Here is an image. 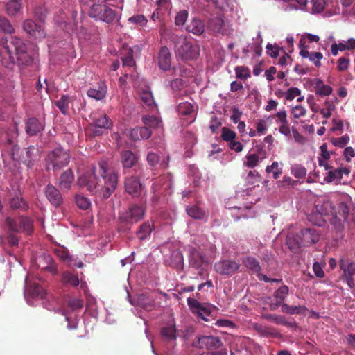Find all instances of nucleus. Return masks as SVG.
I'll use <instances>...</instances> for the list:
<instances>
[{
  "label": "nucleus",
  "mask_w": 355,
  "mask_h": 355,
  "mask_svg": "<svg viewBox=\"0 0 355 355\" xmlns=\"http://www.w3.org/2000/svg\"><path fill=\"white\" fill-rule=\"evenodd\" d=\"M306 169L299 164H294L291 166V173L297 179H302L306 175Z\"/></svg>",
  "instance_id": "obj_41"
},
{
  "label": "nucleus",
  "mask_w": 355,
  "mask_h": 355,
  "mask_svg": "<svg viewBox=\"0 0 355 355\" xmlns=\"http://www.w3.org/2000/svg\"><path fill=\"white\" fill-rule=\"evenodd\" d=\"M62 282L64 284H69L71 286H77L79 284V279L78 277L69 272H65L62 275Z\"/></svg>",
  "instance_id": "obj_56"
},
{
  "label": "nucleus",
  "mask_w": 355,
  "mask_h": 355,
  "mask_svg": "<svg viewBox=\"0 0 355 355\" xmlns=\"http://www.w3.org/2000/svg\"><path fill=\"white\" fill-rule=\"evenodd\" d=\"M178 111L180 114L189 115L194 112L193 105L187 101L180 103L178 107Z\"/></svg>",
  "instance_id": "obj_50"
},
{
  "label": "nucleus",
  "mask_w": 355,
  "mask_h": 355,
  "mask_svg": "<svg viewBox=\"0 0 355 355\" xmlns=\"http://www.w3.org/2000/svg\"><path fill=\"white\" fill-rule=\"evenodd\" d=\"M143 122L146 125L153 128H157L161 125V120L159 118L153 116H144Z\"/></svg>",
  "instance_id": "obj_53"
},
{
  "label": "nucleus",
  "mask_w": 355,
  "mask_h": 355,
  "mask_svg": "<svg viewBox=\"0 0 355 355\" xmlns=\"http://www.w3.org/2000/svg\"><path fill=\"white\" fill-rule=\"evenodd\" d=\"M349 171L346 168H337L329 171L324 177V181L327 182H335L339 184L343 178V175H347Z\"/></svg>",
  "instance_id": "obj_19"
},
{
  "label": "nucleus",
  "mask_w": 355,
  "mask_h": 355,
  "mask_svg": "<svg viewBox=\"0 0 355 355\" xmlns=\"http://www.w3.org/2000/svg\"><path fill=\"white\" fill-rule=\"evenodd\" d=\"M115 12L106 6V7L104 8L103 15H102L101 21H103L106 23H110L112 21L115 19Z\"/></svg>",
  "instance_id": "obj_58"
},
{
  "label": "nucleus",
  "mask_w": 355,
  "mask_h": 355,
  "mask_svg": "<svg viewBox=\"0 0 355 355\" xmlns=\"http://www.w3.org/2000/svg\"><path fill=\"white\" fill-rule=\"evenodd\" d=\"M24 29L28 34L33 35L37 39L43 38L45 33L40 25L36 24L32 20H26L24 23Z\"/></svg>",
  "instance_id": "obj_18"
},
{
  "label": "nucleus",
  "mask_w": 355,
  "mask_h": 355,
  "mask_svg": "<svg viewBox=\"0 0 355 355\" xmlns=\"http://www.w3.org/2000/svg\"><path fill=\"white\" fill-rule=\"evenodd\" d=\"M243 263L246 268H248L249 270H252L254 272H259L261 269L259 263L254 257H247L246 259H244Z\"/></svg>",
  "instance_id": "obj_48"
},
{
  "label": "nucleus",
  "mask_w": 355,
  "mask_h": 355,
  "mask_svg": "<svg viewBox=\"0 0 355 355\" xmlns=\"http://www.w3.org/2000/svg\"><path fill=\"white\" fill-rule=\"evenodd\" d=\"M320 40V37L317 35H313L311 33H305L301 36V38L299 42V47L301 48H306L305 44L306 42H317Z\"/></svg>",
  "instance_id": "obj_51"
},
{
  "label": "nucleus",
  "mask_w": 355,
  "mask_h": 355,
  "mask_svg": "<svg viewBox=\"0 0 355 355\" xmlns=\"http://www.w3.org/2000/svg\"><path fill=\"white\" fill-rule=\"evenodd\" d=\"M45 294V291L38 284L32 282V277L27 275L25 279V297L42 299Z\"/></svg>",
  "instance_id": "obj_6"
},
{
  "label": "nucleus",
  "mask_w": 355,
  "mask_h": 355,
  "mask_svg": "<svg viewBox=\"0 0 355 355\" xmlns=\"http://www.w3.org/2000/svg\"><path fill=\"white\" fill-rule=\"evenodd\" d=\"M306 109L301 105H297L291 107V114L293 119H297L303 117L306 114Z\"/></svg>",
  "instance_id": "obj_55"
},
{
  "label": "nucleus",
  "mask_w": 355,
  "mask_h": 355,
  "mask_svg": "<svg viewBox=\"0 0 355 355\" xmlns=\"http://www.w3.org/2000/svg\"><path fill=\"white\" fill-rule=\"evenodd\" d=\"M315 91L317 95L320 96H329L332 92L331 86L326 85L320 79H317L315 83Z\"/></svg>",
  "instance_id": "obj_32"
},
{
  "label": "nucleus",
  "mask_w": 355,
  "mask_h": 355,
  "mask_svg": "<svg viewBox=\"0 0 355 355\" xmlns=\"http://www.w3.org/2000/svg\"><path fill=\"white\" fill-rule=\"evenodd\" d=\"M106 6L105 3L93 4L89 10V16L101 20L102 17L101 11L104 10Z\"/></svg>",
  "instance_id": "obj_46"
},
{
  "label": "nucleus",
  "mask_w": 355,
  "mask_h": 355,
  "mask_svg": "<svg viewBox=\"0 0 355 355\" xmlns=\"http://www.w3.org/2000/svg\"><path fill=\"white\" fill-rule=\"evenodd\" d=\"M311 4V12L313 13H319L324 10L326 1L325 0H312Z\"/></svg>",
  "instance_id": "obj_61"
},
{
  "label": "nucleus",
  "mask_w": 355,
  "mask_h": 355,
  "mask_svg": "<svg viewBox=\"0 0 355 355\" xmlns=\"http://www.w3.org/2000/svg\"><path fill=\"white\" fill-rule=\"evenodd\" d=\"M46 196L50 202L55 207L60 206L62 202V197L60 191L53 186L48 185L45 191Z\"/></svg>",
  "instance_id": "obj_22"
},
{
  "label": "nucleus",
  "mask_w": 355,
  "mask_h": 355,
  "mask_svg": "<svg viewBox=\"0 0 355 355\" xmlns=\"http://www.w3.org/2000/svg\"><path fill=\"white\" fill-rule=\"evenodd\" d=\"M12 49V55H13V49L17 55H21L25 53L26 51V47L22 40L17 37H12L10 44L8 45Z\"/></svg>",
  "instance_id": "obj_31"
},
{
  "label": "nucleus",
  "mask_w": 355,
  "mask_h": 355,
  "mask_svg": "<svg viewBox=\"0 0 355 355\" xmlns=\"http://www.w3.org/2000/svg\"><path fill=\"white\" fill-rule=\"evenodd\" d=\"M205 261L204 257L198 251L193 250L191 252L190 263L195 268L201 267Z\"/></svg>",
  "instance_id": "obj_40"
},
{
  "label": "nucleus",
  "mask_w": 355,
  "mask_h": 355,
  "mask_svg": "<svg viewBox=\"0 0 355 355\" xmlns=\"http://www.w3.org/2000/svg\"><path fill=\"white\" fill-rule=\"evenodd\" d=\"M209 28L214 32L221 33L222 34L227 33L225 28L226 24L221 17H216L209 21Z\"/></svg>",
  "instance_id": "obj_29"
},
{
  "label": "nucleus",
  "mask_w": 355,
  "mask_h": 355,
  "mask_svg": "<svg viewBox=\"0 0 355 355\" xmlns=\"http://www.w3.org/2000/svg\"><path fill=\"white\" fill-rule=\"evenodd\" d=\"M106 93L107 87L105 83H101L96 87L91 88L87 91L89 97L98 101L103 99L106 96Z\"/></svg>",
  "instance_id": "obj_26"
},
{
  "label": "nucleus",
  "mask_w": 355,
  "mask_h": 355,
  "mask_svg": "<svg viewBox=\"0 0 355 355\" xmlns=\"http://www.w3.org/2000/svg\"><path fill=\"white\" fill-rule=\"evenodd\" d=\"M153 229V223L152 220H148L144 223L139 231L137 232V237L140 240L145 239L148 236L150 235Z\"/></svg>",
  "instance_id": "obj_37"
},
{
  "label": "nucleus",
  "mask_w": 355,
  "mask_h": 355,
  "mask_svg": "<svg viewBox=\"0 0 355 355\" xmlns=\"http://www.w3.org/2000/svg\"><path fill=\"white\" fill-rule=\"evenodd\" d=\"M55 104L61 112L66 114L69 107V97L67 96H62Z\"/></svg>",
  "instance_id": "obj_59"
},
{
  "label": "nucleus",
  "mask_w": 355,
  "mask_h": 355,
  "mask_svg": "<svg viewBox=\"0 0 355 355\" xmlns=\"http://www.w3.org/2000/svg\"><path fill=\"white\" fill-rule=\"evenodd\" d=\"M300 49V55L302 58H309L316 67L320 66V60L323 58V55L320 52L310 53L306 48H301Z\"/></svg>",
  "instance_id": "obj_25"
},
{
  "label": "nucleus",
  "mask_w": 355,
  "mask_h": 355,
  "mask_svg": "<svg viewBox=\"0 0 355 355\" xmlns=\"http://www.w3.org/2000/svg\"><path fill=\"white\" fill-rule=\"evenodd\" d=\"M6 223L8 227L13 232H19L20 229H22L26 233L30 234L32 231V220L28 218H21L17 221L7 218Z\"/></svg>",
  "instance_id": "obj_10"
},
{
  "label": "nucleus",
  "mask_w": 355,
  "mask_h": 355,
  "mask_svg": "<svg viewBox=\"0 0 355 355\" xmlns=\"http://www.w3.org/2000/svg\"><path fill=\"white\" fill-rule=\"evenodd\" d=\"M111 125V122L106 115L102 114L93 121V132L96 135H101L104 130H107Z\"/></svg>",
  "instance_id": "obj_20"
},
{
  "label": "nucleus",
  "mask_w": 355,
  "mask_h": 355,
  "mask_svg": "<svg viewBox=\"0 0 355 355\" xmlns=\"http://www.w3.org/2000/svg\"><path fill=\"white\" fill-rule=\"evenodd\" d=\"M215 268L221 275H230L239 270V264L234 261L224 260L216 263Z\"/></svg>",
  "instance_id": "obj_13"
},
{
  "label": "nucleus",
  "mask_w": 355,
  "mask_h": 355,
  "mask_svg": "<svg viewBox=\"0 0 355 355\" xmlns=\"http://www.w3.org/2000/svg\"><path fill=\"white\" fill-rule=\"evenodd\" d=\"M0 28L7 33H12L15 31L10 21L5 17H0Z\"/></svg>",
  "instance_id": "obj_62"
},
{
  "label": "nucleus",
  "mask_w": 355,
  "mask_h": 355,
  "mask_svg": "<svg viewBox=\"0 0 355 355\" xmlns=\"http://www.w3.org/2000/svg\"><path fill=\"white\" fill-rule=\"evenodd\" d=\"M6 7L7 13L9 15H15L21 10V4L18 0H9Z\"/></svg>",
  "instance_id": "obj_43"
},
{
  "label": "nucleus",
  "mask_w": 355,
  "mask_h": 355,
  "mask_svg": "<svg viewBox=\"0 0 355 355\" xmlns=\"http://www.w3.org/2000/svg\"><path fill=\"white\" fill-rule=\"evenodd\" d=\"M125 191L131 196L136 197L140 195L142 190V185L138 178L131 176L126 178L125 181Z\"/></svg>",
  "instance_id": "obj_17"
},
{
  "label": "nucleus",
  "mask_w": 355,
  "mask_h": 355,
  "mask_svg": "<svg viewBox=\"0 0 355 355\" xmlns=\"http://www.w3.org/2000/svg\"><path fill=\"white\" fill-rule=\"evenodd\" d=\"M331 153L328 151L327 144H323L320 146V155L318 157L319 166H323L325 170H329L331 166L328 162Z\"/></svg>",
  "instance_id": "obj_28"
},
{
  "label": "nucleus",
  "mask_w": 355,
  "mask_h": 355,
  "mask_svg": "<svg viewBox=\"0 0 355 355\" xmlns=\"http://www.w3.org/2000/svg\"><path fill=\"white\" fill-rule=\"evenodd\" d=\"M136 306L148 311L152 310L155 306L153 299L145 294L137 296Z\"/></svg>",
  "instance_id": "obj_30"
},
{
  "label": "nucleus",
  "mask_w": 355,
  "mask_h": 355,
  "mask_svg": "<svg viewBox=\"0 0 355 355\" xmlns=\"http://www.w3.org/2000/svg\"><path fill=\"white\" fill-rule=\"evenodd\" d=\"M162 338L166 340H174L176 339V329L173 322L164 327L161 331Z\"/></svg>",
  "instance_id": "obj_36"
},
{
  "label": "nucleus",
  "mask_w": 355,
  "mask_h": 355,
  "mask_svg": "<svg viewBox=\"0 0 355 355\" xmlns=\"http://www.w3.org/2000/svg\"><path fill=\"white\" fill-rule=\"evenodd\" d=\"M297 236L300 238L302 245L308 246L318 242L320 239V235L318 230L316 228L313 227L302 230L297 234Z\"/></svg>",
  "instance_id": "obj_11"
},
{
  "label": "nucleus",
  "mask_w": 355,
  "mask_h": 355,
  "mask_svg": "<svg viewBox=\"0 0 355 355\" xmlns=\"http://www.w3.org/2000/svg\"><path fill=\"white\" fill-rule=\"evenodd\" d=\"M307 309L304 306H289L286 304H282V311L291 315L303 313Z\"/></svg>",
  "instance_id": "obj_38"
},
{
  "label": "nucleus",
  "mask_w": 355,
  "mask_h": 355,
  "mask_svg": "<svg viewBox=\"0 0 355 355\" xmlns=\"http://www.w3.org/2000/svg\"><path fill=\"white\" fill-rule=\"evenodd\" d=\"M158 64L161 69L166 71L170 69L171 60V53L168 48L162 47L158 56Z\"/></svg>",
  "instance_id": "obj_23"
},
{
  "label": "nucleus",
  "mask_w": 355,
  "mask_h": 355,
  "mask_svg": "<svg viewBox=\"0 0 355 355\" xmlns=\"http://www.w3.org/2000/svg\"><path fill=\"white\" fill-rule=\"evenodd\" d=\"M261 161V159L259 158V155L254 153H248L245 158V161L243 164L245 166L248 168H254L259 162Z\"/></svg>",
  "instance_id": "obj_42"
},
{
  "label": "nucleus",
  "mask_w": 355,
  "mask_h": 355,
  "mask_svg": "<svg viewBox=\"0 0 355 355\" xmlns=\"http://www.w3.org/2000/svg\"><path fill=\"white\" fill-rule=\"evenodd\" d=\"M234 70L236 76L239 79L246 80L250 77V71L245 66H237Z\"/></svg>",
  "instance_id": "obj_54"
},
{
  "label": "nucleus",
  "mask_w": 355,
  "mask_h": 355,
  "mask_svg": "<svg viewBox=\"0 0 355 355\" xmlns=\"http://www.w3.org/2000/svg\"><path fill=\"white\" fill-rule=\"evenodd\" d=\"M195 345L201 349H217L222 345V343L220 338L216 336H201L198 338Z\"/></svg>",
  "instance_id": "obj_12"
},
{
  "label": "nucleus",
  "mask_w": 355,
  "mask_h": 355,
  "mask_svg": "<svg viewBox=\"0 0 355 355\" xmlns=\"http://www.w3.org/2000/svg\"><path fill=\"white\" fill-rule=\"evenodd\" d=\"M145 209L142 206H133L128 211L121 214L120 219L125 223H137L143 218Z\"/></svg>",
  "instance_id": "obj_9"
},
{
  "label": "nucleus",
  "mask_w": 355,
  "mask_h": 355,
  "mask_svg": "<svg viewBox=\"0 0 355 355\" xmlns=\"http://www.w3.org/2000/svg\"><path fill=\"white\" fill-rule=\"evenodd\" d=\"M187 303L193 313L204 321H208L207 317L211 314V309L209 305L202 304L197 300L189 297Z\"/></svg>",
  "instance_id": "obj_8"
},
{
  "label": "nucleus",
  "mask_w": 355,
  "mask_h": 355,
  "mask_svg": "<svg viewBox=\"0 0 355 355\" xmlns=\"http://www.w3.org/2000/svg\"><path fill=\"white\" fill-rule=\"evenodd\" d=\"M288 293V288L286 286H281L275 291L274 297L277 300V303L274 306L272 305V309H275L281 304L282 302H283L286 297Z\"/></svg>",
  "instance_id": "obj_39"
},
{
  "label": "nucleus",
  "mask_w": 355,
  "mask_h": 355,
  "mask_svg": "<svg viewBox=\"0 0 355 355\" xmlns=\"http://www.w3.org/2000/svg\"><path fill=\"white\" fill-rule=\"evenodd\" d=\"M284 97L286 100L291 101L297 98V102H302L304 97L302 95L301 90L297 87H291L284 92Z\"/></svg>",
  "instance_id": "obj_33"
},
{
  "label": "nucleus",
  "mask_w": 355,
  "mask_h": 355,
  "mask_svg": "<svg viewBox=\"0 0 355 355\" xmlns=\"http://www.w3.org/2000/svg\"><path fill=\"white\" fill-rule=\"evenodd\" d=\"M70 155L61 148H58L53 150L48 155V168L51 165L53 170L60 169L66 166L69 162Z\"/></svg>",
  "instance_id": "obj_5"
},
{
  "label": "nucleus",
  "mask_w": 355,
  "mask_h": 355,
  "mask_svg": "<svg viewBox=\"0 0 355 355\" xmlns=\"http://www.w3.org/2000/svg\"><path fill=\"white\" fill-rule=\"evenodd\" d=\"M141 101L148 106L155 105L153 94L150 91L144 90L141 94Z\"/></svg>",
  "instance_id": "obj_63"
},
{
  "label": "nucleus",
  "mask_w": 355,
  "mask_h": 355,
  "mask_svg": "<svg viewBox=\"0 0 355 355\" xmlns=\"http://www.w3.org/2000/svg\"><path fill=\"white\" fill-rule=\"evenodd\" d=\"M37 265L39 268L43 270H47L53 275L57 274V268L53 260L49 254H42L36 259Z\"/></svg>",
  "instance_id": "obj_15"
},
{
  "label": "nucleus",
  "mask_w": 355,
  "mask_h": 355,
  "mask_svg": "<svg viewBox=\"0 0 355 355\" xmlns=\"http://www.w3.org/2000/svg\"><path fill=\"white\" fill-rule=\"evenodd\" d=\"M275 118L276 123L279 125V126L288 123L287 119V113L284 110L277 112L275 114Z\"/></svg>",
  "instance_id": "obj_64"
},
{
  "label": "nucleus",
  "mask_w": 355,
  "mask_h": 355,
  "mask_svg": "<svg viewBox=\"0 0 355 355\" xmlns=\"http://www.w3.org/2000/svg\"><path fill=\"white\" fill-rule=\"evenodd\" d=\"M2 49H0V55H3L2 64L7 68H11L15 63L14 56L12 55V49L8 44L7 38H2L1 41Z\"/></svg>",
  "instance_id": "obj_14"
},
{
  "label": "nucleus",
  "mask_w": 355,
  "mask_h": 355,
  "mask_svg": "<svg viewBox=\"0 0 355 355\" xmlns=\"http://www.w3.org/2000/svg\"><path fill=\"white\" fill-rule=\"evenodd\" d=\"M349 137L345 135L340 137L333 138L331 142L335 146L343 148L349 143Z\"/></svg>",
  "instance_id": "obj_60"
},
{
  "label": "nucleus",
  "mask_w": 355,
  "mask_h": 355,
  "mask_svg": "<svg viewBox=\"0 0 355 355\" xmlns=\"http://www.w3.org/2000/svg\"><path fill=\"white\" fill-rule=\"evenodd\" d=\"M128 22L129 24L134 26V28L136 26L144 27L146 25L148 20L142 15H136L130 17L128 19Z\"/></svg>",
  "instance_id": "obj_44"
},
{
  "label": "nucleus",
  "mask_w": 355,
  "mask_h": 355,
  "mask_svg": "<svg viewBox=\"0 0 355 355\" xmlns=\"http://www.w3.org/2000/svg\"><path fill=\"white\" fill-rule=\"evenodd\" d=\"M174 42L175 51L178 56L187 60L194 59L198 56L199 47L190 39L182 35L178 37Z\"/></svg>",
  "instance_id": "obj_3"
},
{
  "label": "nucleus",
  "mask_w": 355,
  "mask_h": 355,
  "mask_svg": "<svg viewBox=\"0 0 355 355\" xmlns=\"http://www.w3.org/2000/svg\"><path fill=\"white\" fill-rule=\"evenodd\" d=\"M266 172L267 173H272L273 178L277 180L282 173V168L279 166L278 162L275 161L271 165L266 166Z\"/></svg>",
  "instance_id": "obj_49"
},
{
  "label": "nucleus",
  "mask_w": 355,
  "mask_h": 355,
  "mask_svg": "<svg viewBox=\"0 0 355 355\" xmlns=\"http://www.w3.org/2000/svg\"><path fill=\"white\" fill-rule=\"evenodd\" d=\"M187 31L195 35H201L205 31V25L203 22L198 19H193L187 26Z\"/></svg>",
  "instance_id": "obj_34"
},
{
  "label": "nucleus",
  "mask_w": 355,
  "mask_h": 355,
  "mask_svg": "<svg viewBox=\"0 0 355 355\" xmlns=\"http://www.w3.org/2000/svg\"><path fill=\"white\" fill-rule=\"evenodd\" d=\"M128 135L132 140L146 139L151 135V132L146 127L135 128L129 130Z\"/></svg>",
  "instance_id": "obj_24"
},
{
  "label": "nucleus",
  "mask_w": 355,
  "mask_h": 355,
  "mask_svg": "<svg viewBox=\"0 0 355 355\" xmlns=\"http://www.w3.org/2000/svg\"><path fill=\"white\" fill-rule=\"evenodd\" d=\"M355 50V38L341 40L338 43L334 42L331 46V54L336 56L339 51Z\"/></svg>",
  "instance_id": "obj_16"
},
{
  "label": "nucleus",
  "mask_w": 355,
  "mask_h": 355,
  "mask_svg": "<svg viewBox=\"0 0 355 355\" xmlns=\"http://www.w3.org/2000/svg\"><path fill=\"white\" fill-rule=\"evenodd\" d=\"M76 203L77 206L82 209H87L91 206L90 200L81 195H76Z\"/></svg>",
  "instance_id": "obj_57"
},
{
  "label": "nucleus",
  "mask_w": 355,
  "mask_h": 355,
  "mask_svg": "<svg viewBox=\"0 0 355 355\" xmlns=\"http://www.w3.org/2000/svg\"><path fill=\"white\" fill-rule=\"evenodd\" d=\"M351 198L346 193H332L327 196L318 198L315 202V207L309 216V220L313 224L321 226L324 220L323 216H331V220L336 229L340 230L342 220H346L349 212L348 204Z\"/></svg>",
  "instance_id": "obj_1"
},
{
  "label": "nucleus",
  "mask_w": 355,
  "mask_h": 355,
  "mask_svg": "<svg viewBox=\"0 0 355 355\" xmlns=\"http://www.w3.org/2000/svg\"><path fill=\"white\" fill-rule=\"evenodd\" d=\"M74 180V176L71 170L64 172L60 178V186L62 189H68L71 187V183Z\"/></svg>",
  "instance_id": "obj_35"
},
{
  "label": "nucleus",
  "mask_w": 355,
  "mask_h": 355,
  "mask_svg": "<svg viewBox=\"0 0 355 355\" xmlns=\"http://www.w3.org/2000/svg\"><path fill=\"white\" fill-rule=\"evenodd\" d=\"M43 130V125L35 118H31L26 122V131L29 135H35Z\"/></svg>",
  "instance_id": "obj_27"
},
{
  "label": "nucleus",
  "mask_w": 355,
  "mask_h": 355,
  "mask_svg": "<svg viewBox=\"0 0 355 355\" xmlns=\"http://www.w3.org/2000/svg\"><path fill=\"white\" fill-rule=\"evenodd\" d=\"M99 167L91 166L87 171L81 175L78 180V184L80 187H85L91 192L99 193L100 180L98 178Z\"/></svg>",
  "instance_id": "obj_4"
},
{
  "label": "nucleus",
  "mask_w": 355,
  "mask_h": 355,
  "mask_svg": "<svg viewBox=\"0 0 355 355\" xmlns=\"http://www.w3.org/2000/svg\"><path fill=\"white\" fill-rule=\"evenodd\" d=\"M121 162L123 168L133 167L138 161V157L131 150H123L121 153Z\"/></svg>",
  "instance_id": "obj_21"
},
{
  "label": "nucleus",
  "mask_w": 355,
  "mask_h": 355,
  "mask_svg": "<svg viewBox=\"0 0 355 355\" xmlns=\"http://www.w3.org/2000/svg\"><path fill=\"white\" fill-rule=\"evenodd\" d=\"M324 105V107L320 109L319 112L324 118L327 119L331 116L332 112L334 111L336 107L334 103L329 100L325 101Z\"/></svg>",
  "instance_id": "obj_47"
},
{
  "label": "nucleus",
  "mask_w": 355,
  "mask_h": 355,
  "mask_svg": "<svg viewBox=\"0 0 355 355\" xmlns=\"http://www.w3.org/2000/svg\"><path fill=\"white\" fill-rule=\"evenodd\" d=\"M286 245L292 250H297L303 246L301 245L300 238L297 236V234L296 237L291 234L288 235L286 237Z\"/></svg>",
  "instance_id": "obj_52"
},
{
  "label": "nucleus",
  "mask_w": 355,
  "mask_h": 355,
  "mask_svg": "<svg viewBox=\"0 0 355 355\" xmlns=\"http://www.w3.org/2000/svg\"><path fill=\"white\" fill-rule=\"evenodd\" d=\"M98 167L99 175L104 180V184H100L99 194L101 195L103 198H107L115 191L117 187L119 174L117 171L107 173L109 168V162L107 159H103L100 160Z\"/></svg>",
  "instance_id": "obj_2"
},
{
  "label": "nucleus",
  "mask_w": 355,
  "mask_h": 355,
  "mask_svg": "<svg viewBox=\"0 0 355 355\" xmlns=\"http://www.w3.org/2000/svg\"><path fill=\"white\" fill-rule=\"evenodd\" d=\"M25 152L28 154L30 152V149H24L21 150L20 148L14 146L12 147L10 154L8 155H3L4 163L9 166L10 169L17 168L22 161L21 154Z\"/></svg>",
  "instance_id": "obj_7"
},
{
  "label": "nucleus",
  "mask_w": 355,
  "mask_h": 355,
  "mask_svg": "<svg viewBox=\"0 0 355 355\" xmlns=\"http://www.w3.org/2000/svg\"><path fill=\"white\" fill-rule=\"evenodd\" d=\"M187 211L191 217L196 219H202L206 216V213L196 205L187 207Z\"/></svg>",
  "instance_id": "obj_45"
}]
</instances>
